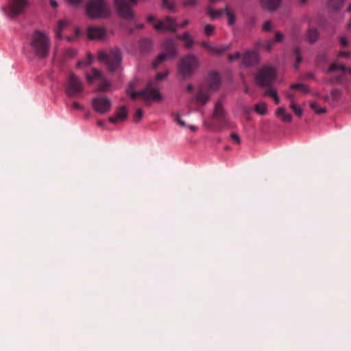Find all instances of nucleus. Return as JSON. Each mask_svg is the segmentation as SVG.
Masks as SVG:
<instances>
[{
  "instance_id": "obj_1",
  "label": "nucleus",
  "mask_w": 351,
  "mask_h": 351,
  "mask_svg": "<svg viewBox=\"0 0 351 351\" xmlns=\"http://www.w3.org/2000/svg\"><path fill=\"white\" fill-rule=\"evenodd\" d=\"M167 75L168 72L157 73L155 78L147 84L145 89L138 92H132L130 94L131 98L136 99L137 97H141L146 102L161 101L162 96L158 89L155 88V86L158 81L164 80Z\"/></svg>"
},
{
  "instance_id": "obj_2",
  "label": "nucleus",
  "mask_w": 351,
  "mask_h": 351,
  "mask_svg": "<svg viewBox=\"0 0 351 351\" xmlns=\"http://www.w3.org/2000/svg\"><path fill=\"white\" fill-rule=\"evenodd\" d=\"M33 53L38 58H45L49 51V39L43 32L35 31L30 43Z\"/></svg>"
},
{
  "instance_id": "obj_3",
  "label": "nucleus",
  "mask_w": 351,
  "mask_h": 351,
  "mask_svg": "<svg viewBox=\"0 0 351 351\" xmlns=\"http://www.w3.org/2000/svg\"><path fill=\"white\" fill-rule=\"evenodd\" d=\"M98 59L106 63L109 72L117 71L122 62V55L118 48L111 49L109 52L101 51L98 53Z\"/></svg>"
},
{
  "instance_id": "obj_4",
  "label": "nucleus",
  "mask_w": 351,
  "mask_h": 351,
  "mask_svg": "<svg viewBox=\"0 0 351 351\" xmlns=\"http://www.w3.org/2000/svg\"><path fill=\"white\" fill-rule=\"evenodd\" d=\"M86 10L92 19L106 18L110 14V7L104 0H90L86 3Z\"/></svg>"
},
{
  "instance_id": "obj_5",
  "label": "nucleus",
  "mask_w": 351,
  "mask_h": 351,
  "mask_svg": "<svg viewBox=\"0 0 351 351\" xmlns=\"http://www.w3.org/2000/svg\"><path fill=\"white\" fill-rule=\"evenodd\" d=\"M199 60L193 54L182 57L178 64V71L184 79L190 78L199 67Z\"/></svg>"
},
{
  "instance_id": "obj_6",
  "label": "nucleus",
  "mask_w": 351,
  "mask_h": 351,
  "mask_svg": "<svg viewBox=\"0 0 351 351\" xmlns=\"http://www.w3.org/2000/svg\"><path fill=\"white\" fill-rule=\"evenodd\" d=\"M84 91V85L81 80L75 73H71L65 84V93L69 97H76Z\"/></svg>"
},
{
  "instance_id": "obj_7",
  "label": "nucleus",
  "mask_w": 351,
  "mask_h": 351,
  "mask_svg": "<svg viewBox=\"0 0 351 351\" xmlns=\"http://www.w3.org/2000/svg\"><path fill=\"white\" fill-rule=\"evenodd\" d=\"M276 72L270 66L261 68L255 76L257 84L262 87H269L276 80Z\"/></svg>"
},
{
  "instance_id": "obj_8",
  "label": "nucleus",
  "mask_w": 351,
  "mask_h": 351,
  "mask_svg": "<svg viewBox=\"0 0 351 351\" xmlns=\"http://www.w3.org/2000/svg\"><path fill=\"white\" fill-rule=\"evenodd\" d=\"M164 52L160 54L153 62V67L157 68L160 64L167 58H174L177 54V47L174 41L171 39L167 40L163 43Z\"/></svg>"
},
{
  "instance_id": "obj_9",
  "label": "nucleus",
  "mask_w": 351,
  "mask_h": 351,
  "mask_svg": "<svg viewBox=\"0 0 351 351\" xmlns=\"http://www.w3.org/2000/svg\"><path fill=\"white\" fill-rule=\"evenodd\" d=\"M28 5V0H9L8 15L15 17L22 14Z\"/></svg>"
},
{
  "instance_id": "obj_10",
  "label": "nucleus",
  "mask_w": 351,
  "mask_h": 351,
  "mask_svg": "<svg viewBox=\"0 0 351 351\" xmlns=\"http://www.w3.org/2000/svg\"><path fill=\"white\" fill-rule=\"evenodd\" d=\"M337 71H341V73L337 76L331 77L328 80L330 84H341L345 80V71H347V68L343 64H339L336 62L332 63L328 69L327 73H330Z\"/></svg>"
},
{
  "instance_id": "obj_11",
  "label": "nucleus",
  "mask_w": 351,
  "mask_h": 351,
  "mask_svg": "<svg viewBox=\"0 0 351 351\" xmlns=\"http://www.w3.org/2000/svg\"><path fill=\"white\" fill-rule=\"evenodd\" d=\"M93 109L100 114H104L108 112L111 108L110 100L106 97H97L92 101Z\"/></svg>"
},
{
  "instance_id": "obj_12",
  "label": "nucleus",
  "mask_w": 351,
  "mask_h": 351,
  "mask_svg": "<svg viewBox=\"0 0 351 351\" xmlns=\"http://www.w3.org/2000/svg\"><path fill=\"white\" fill-rule=\"evenodd\" d=\"M213 119L215 122L209 123L208 126L213 131L221 132L225 128H232V123L229 119L228 114Z\"/></svg>"
},
{
  "instance_id": "obj_13",
  "label": "nucleus",
  "mask_w": 351,
  "mask_h": 351,
  "mask_svg": "<svg viewBox=\"0 0 351 351\" xmlns=\"http://www.w3.org/2000/svg\"><path fill=\"white\" fill-rule=\"evenodd\" d=\"M213 119L215 122L209 123L208 126L213 131L221 132L225 128H232V123L229 119L228 114Z\"/></svg>"
},
{
  "instance_id": "obj_14",
  "label": "nucleus",
  "mask_w": 351,
  "mask_h": 351,
  "mask_svg": "<svg viewBox=\"0 0 351 351\" xmlns=\"http://www.w3.org/2000/svg\"><path fill=\"white\" fill-rule=\"evenodd\" d=\"M154 27L156 30H169L175 32L178 29V23L175 19L166 16L164 20L155 23Z\"/></svg>"
},
{
  "instance_id": "obj_15",
  "label": "nucleus",
  "mask_w": 351,
  "mask_h": 351,
  "mask_svg": "<svg viewBox=\"0 0 351 351\" xmlns=\"http://www.w3.org/2000/svg\"><path fill=\"white\" fill-rule=\"evenodd\" d=\"M259 62V54L255 50L246 51L242 58V64L245 66H253Z\"/></svg>"
},
{
  "instance_id": "obj_16",
  "label": "nucleus",
  "mask_w": 351,
  "mask_h": 351,
  "mask_svg": "<svg viewBox=\"0 0 351 351\" xmlns=\"http://www.w3.org/2000/svg\"><path fill=\"white\" fill-rule=\"evenodd\" d=\"M87 35L91 40H102L106 36V29L101 27L90 26L87 29Z\"/></svg>"
},
{
  "instance_id": "obj_17",
  "label": "nucleus",
  "mask_w": 351,
  "mask_h": 351,
  "mask_svg": "<svg viewBox=\"0 0 351 351\" xmlns=\"http://www.w3.org/2000/svg\"><path fill=\"white\" fill-rule=\"evenodd\" d=\"M221 84V79L219 75L213 72L210 73L208 79V88L209 90H217Z\"/></svg>"
},
{
  "instance_id": "obj_18",
  "label": "nucleus",
  "mask_w": 351,
  "mask_h": 351,
  "mask_svg": "<svg viewBox=\"0 0 351 351\" xmlns=\"http://www.w3.org/2000/svg\"><path fill=\"white\" fill-rule=\"evenodd\" d=\"M210 99V94L208 90H205L203 88H200L192 101H195L200 105H205Z\"/></svg>"
},
{
  "instance_id": "obj_19",
  "label": "nucleus",
  "mask_w": 351,
  "mask_h": 351,
  "mask_svg": "<svg viewBox=\"0 0 351 351\" xmlns=\"http://www.w3.org/2000/svg\"><path fill=\"white\" fill-rule=\"evenodd\" d=\"M128 117V112L125 106L121 107L114 114L109 117V121L112 123H117L125 121Z\"/></svg>"
},
{
  "instance_id": "obj_20",
  "label": "nucleus",
  "mask_w": 351,
  "mask_h": 351,
  "mask_svg": "<svg viewBox=\"0 0 351 351\" xmlns=\"http://www.w3.org/2000/svg\"><path fill=\"white\" fill-rule=\"evenodd\" d=\"M103 75V73L95 68L91 69L89 72L85 73V77L88 84H93L95 81L99 82Z\"/></svg>"
},
{
  "instance_id": "obj_21",
  "label": "nucleus",
  "mask_w": 351,
  "mask_h": 351,
  "mask_svg": "<svg viewBox=\"0 0 351 351\" xmlns=\"http://www.w3.org/2000/svg\"><path fill=\"white\" fill-rule=\"evenodd\" d=\"M228 112L226 110L222 102L219 100L215 104L214 106V110L213 112L212 117L216 118L218 117H223L225 115H227Z\"/></svg>"
},
{
  "instance_id": "obj_22",
  "label": "nucleus",
  "mask_w": 351,
  "mask_h": 351,
  "mask_svg": "<svg viewBox=\"0 0 351 351\" xmlns=\"http://www.w3.org/2000/svg\"><path fill=\"white\" fill-rule=\"evenodd\" d=\"M282 0H262L261 5L269 11L276 10L280 5Z\"/></svg>"
},
{
  "instance_id": "obj_23",
  "label": "nucleus",
  "mask_w": 351,
  "mask_h": 351,
  "mask_svg": "<svg viewBox=\"0 0 351 351\" xmlns=\"http://www.w3.org/2000/svg\"><path fill=\"white\" fill-rule=\"evenodd\" d=\"M176 38L184 43L186 47L190 48L193 45L194 40L188 32H184L183 34H177Z\"/></svg>"
},
{
  "instance_id": "obj_24",
  "label": "nucleus",
  "mask_w": 351,
  "mask_h": 351,
  "mask_svg": "<svg viewBox=\"0 0 351 351\" xmlns=\"http://www.w3.org/2000/svg\"><path fill=\"white\" fill-rule=\"evenodd\" d=\"M207 14L210 17L211 20H215L220 18L224 12V10H214L211 7H208L206 10Z\"/></svg>"
},
{
  "instance_id": "obj_25",
  "label": "nucleus",
  "mask_w": 351,
  "mask_h": 351,
  "mask_svg": "<svg viewBox=\"0 0 351 351\" xmlns=\"http://www.w3.org/2000/svg\"><path fill=\"white\" fill-rule=\"evenodd\" d=\"M276 114L280 117L284 122L290 123L292 121V116L287 113L285 108H279L276 111Z\"/></svg>"
},
{
  "instance_id": "obj_26",
  "label": "nucleus",
  "mask_w": 351,
  "mask_h": 351,
  "mask_svg": "<svg viewBox=\"0 0 351 351\" xmlns=\"http://www.w3.org/2000/svg\"><path fill=\"white\" fill-rule=\"evenodd\" d=\"M230 49V45L213 46V50L210 53L216 56H220Z\"/></svg>"
},
{
  "instance_id": "obj_27",
  "label": "nucleus",
  "mask_w": 351,
  "mask_h": 351,
  "mask_svg": "<svg viewBox=\"0 0 351 351\" xmlns=\"http://www.w3.org/2000/svg\"><path fill=\"white\" fill-rule=\"evenodd\" d=\"M319 38V33L315 28H309L307 34V40L311 43H313L317 41Z\"/></svg>"
},
{
  "instance_id": "obj_28",
  "label": "nucleus",
  "mask_w": 351,
  "mask_h": 351,
  "mask_svg": "<svg viewBox=\"0 0 351 351\" xmlns=\"http://www.w3.org/2000/svg\"><path fill=\"white\" fill-rule=\"evenodd\" d=\"M99 90L100 91H107L110 86V82L106 79V77L103 75L99 81Z\"/></svg>"
},
{
  "instance_id": "obj_29",
  "label": "nucleus",
  "mask_w": 351,
  "mask_h": 351,
  "mask_svg": "<svg viewBox=\"0 0 351 351\" xmlns=\"http://www.w3.org/2000/svg\"><path fill=\"white\" fill-rule=\"evenodd\" d=\"M344 0H329L328 5L330 8L337 10L343 5Z\"/></svg>"
},
{
  "instance_id": "obj_30",
  "label": "nucleus",
  "mask_w": 351,
  "mask_h": 351,
  "mask_svg": "<svg viewBox=\"0 0 351 351\" xmlns=\"http://www.w3.org/2000/svg\"><path fill=\"white\" fill-rule=\"evenodd\" d=\"M67 25V23L66 21H60L58 22L56 29H55V33H56V36L59 38H62V34H61V32L63 30V29Z\"/></svg>"
},
{
  "instance_id": "obj_31",
  "label": "nucleus",
  "mask_w": 351,
  "mask_h": 351,
  "mask_svg": "<svg viewBox=\"0 0 351 351\" xmlns=\"http://www.w3.org/2000/svg\"><path fill=\"white\" fill-rule=\"evenodd\" d=\"M140 45L142 51L144 52H147L152 47V42L150 40L147 38H143L141 40Z\"/></svg>"
},
{
  "instance_id": "obj_32",
  "label": "nucleus",
  "mask_w": 351,
  "mask_h": 351,
  "mask_svg": "<svg viewBox=\"0 0 351 351\" xmlns=\"http://www.w3.org/2000/svg\"><path fill=\"white\" fill-rule=\"evenodd\" d=\"M293 54L295 56V61H296L295 64V68L298 69V65L300 64V63L302 60V56H301V51H300V49L299 47H295L294 48V49H293Z\"/></svg>"
},
{
  "instance_id": "obj_33",
  "label": "nucleus",
  "mask_w": 351,
  "mask_h": 351,
  "mask_svg": "<svg viewBox=\"0 0 351 351\" xmlns=\"http://www.w3.org/2000/svg\"><path fill=\"white\" fill-rule=\"evenodd\" d=\"M254 110L257 113L261 115H264L267 112L266 105L264 103L256 104L254 106Z\"/></svg>"
},
{
  "instance_id": "obj_34",
  "label": "nucleus",
  "mask_w": 351,
  "mask_h": 351,
  "mask_svg": "<svg viewBox=\"0 0 351 351\" xmlns=\"http://www.w3.org/2000/svg\"><path fill=\"white\" fill-rule=\"evenodd\" d=\"M172 117L173 121L177 123L180 127L184 128L186 125V123L181 119L179 112H173Z\"/></svg>"
},
{
  "instance_id": "obj_35",
  "label": "nucleus",
  "mask_w": 351,
  "mask_h": 351,
  "mask_svg": "<svg viewBox=\"0 0 351 351\" xmlns=\"http://www.w3.org/2000/svg\"><path fill=\"white\" fill-rule=\"evenodd\" d=\"M310 106L312 110L317 114H324L326 112V109L325 108H320L315 102H311Z\"/></svg>"
},
{
  "instance_id": "obj_36",
  "label": "nucleus",
  "mask_w": 351,
  "mask_h": 351,
  "mask_svg": "<svg viewBox=\"0 0 351 351\" xmlns=\"http://www.w3.org/2000/svg\"><path fill=\"white\" fill-rule=\"evenodd\" d=\"M225 10H226V14H227V16L228 17V24L229 25H234L235 23V21H236V16H235V15L231 11L229 10L228 7H226L225 8Z\"/></svg>"
},
{
  "instance_id": "obj_37",
  "label": "nucleus",
  "mask_w": 351,
  "mask_h": 351,
  "mask_svg": "<svg viewBox=\"0 0 351 351\" xmlns=\"http://www.w3.org/2000/svg\"><path fill=\"white\" fill-rule=\"evenodd\" d=\"M291 89H298L303 93H308V87L304 84H292L291 85Z\"/></svg>"
},
{
  "instance_id": "obj_38",
  "label": "nucleus",
  "mask_w": 351,
  "mask_h": 351,
  "mask_svg": "<svg viewBox=\"0 0 351 351\" xmlns=\"http://www.w3.org/2000/svg\"><path fill=\"white\" fill-rule=\"evenodd\" d=\"M290 108L297 116L301 117L302 115L303 110L298 106L295 102H291L290 104Z\"/></svg>"
},
{
  "instance_id": "obj_39",
  "label": "nucleus",
  "mask_w": 351,
  "mask_h": 351,
  "mask_svg": "<svg viewBox=\"0 0 351 351\" xmlns=\"http://www.w3.org/2000/svg\"><path fill=\"white\" fill-rule=\"evenodd\" d=\"M93 60H94L93 56L91 54L88 53L87 56V58H86V60L85 62L79 61L77 64V68H80L83 64H86L87 66L90 65L92 64Z\"/></svg>"
},
{
  "instance_id": "obj_40",
  "label": "nucleus",
  "mask_w": 351,
  "mask_h": 351,
  "mask_svg": "<svg viewBox=\"0 0 351 351\" xmlns=\"http://www.w3.org/2000/svg\"><path fill=\"white\" fill-rule=\"evenodd\" d=\"M215 31V27L212 25L207 24L204 27V34L207 36H210L213 34Z\"/></svg>"
},
{
  "instance_id": "obj_41",
  "label": "nucleus",
  "mask_w": 351,
  "mask_h": 351,
  "mask_svg": "<svg viewBox=\"0 0 351 351\" xmlns=\"http://www.w3.org/2000/svg\"><path fill=\"white\" fill-rule=\"evenodd\" d=\"M143 116V112L141 109L138 108L136 110V113L134 116V121L135 122H139Z\"/></svg>"
},
{
  "instance_id": "obj_42",
  "label": "nucleus",
  "mask_w": 351,
  "mask_h": 351,
  "mask_svg": "<svg viewBox=\"0 0 351 351\" xmlns=\"http://www.w3.org/2000/svg\"><path fill=\"white\" fill-rule=\"evenodd\" d=\"M162 5L171 11H172L175 7V3L169 0H162Z\"/></svg>"
},
{
  "instance_id": "obj_43",
  "label": "nucleus",
  "mask_w": 351,
  "mask_h": 351,
  "mask_svg": "<svg viewBox=\"0 0 351 351\" xmlns=\"http://www.w3.org/2000/svg\"><path fill=\"white\" fill-rule=\"evenodd\" d=\"M341 95V91L338 88H334L331 90V96L335 100L338 99L340 97Z\"/></svg>"
},
{
  "instance_id": "obj_44",
  "label": "nucleus",
  "mask_w": 351,
  "mask_h": 351,
  "mask_svg": "<svg viewBox=\"0 0 351 351\" xmlns=\"http://www.w3.org/2000/svg\"><path fill=\"white\" fill-rule=\"evenodd\" d=\"M230 139L237 145L241 143V138L237 133H231L230 136Z\"/></svg>"
},
{
  "instance_id": "obj_45",
  "label": "nucleus",
  "mask_w": 351,
  "mask_h": 351,
  "mask_svg": "<svg viewBox=\"0 0 351 351\" xmlns=\"http://www.w3.org/2000/svg\"><path fill=\"white\" fill-rule=\"evenodd\" d=\"M76 53H77L76 50L73 49H68L65 51V56L67 58H71L75 56Z\"/></svg>"
},
{
  "instance_id": "obj_46",
  "label": "nucleus",
  "mask_w": 351,
  "mask_h": 351,
  "mask_svg": "<svg viewBox=\"0 0 351 351\" xmlns=\"http://www.w3.org/2000/svg\"><path fill=\"white\" fill-rule=\"evenodd\" d=\"M274 43H275V42L274 40H267L265 45V49L268 51H271L274 45Z\"/></svg>"
},
{
  "instance_id": "obj_47",
  "label": "nucleus",
  "mask_w": 351,
  "mask_h": 351,
  "mask_svg": "<svg viewBox=\"0 0 351 351\" xmlns=\"http://www.w3.org/2000/svg\"><path fill=\"white\" fill-rule=\"evenodd\" d=\"M241 57V55L239 52H236L233 54H229L228 58L230 61H233L235 60H238Z\"/></svg>"
},
{
  "instance_id": "obj_48",
  "label": "nucleus",
  "mask_w": 351,
  "mask_h": 351,
  "mask_svg": "<svg viewBox=\"0 0 351 351\" xmlns=\"http://www.w3.org/2000/svg\"><path fill=\"white\" fill-rule=\"evenodd\" d=\"M284 38V35L280 32H276V34H275V38H274V42H281Z\"/></svg>"
},
{
  "instance_id": "obj_49",
  "label": "nucleus",
  "mask_w": 351,
  "mask_h": 351,
  "mask_svg": "<svg viewBox=\"0 0 351 351\" xmlns=\"http://www.w3.org/2000/svg\"><path fill=\"white\" fill-rule=\"evenodd\" d=\"M263 29L265 32H270L271 31V23L270 21H266L263 26Z\"/></svg>"
},
{
  "instance_id": "obj_50",
  "label": "nucleus",
  "mask_w": 351,
  "mask_h": 351,
  "mask_svg": "<svg viewBox=\"0 0 351 351\" xmlns=\"http://www.w3.org/2000/svg\"><path fill=\"white\" fill-rule=\"evenodd\" d=\"M83 0H67V2L69 5L73 7L78 6Z\"/></svg>"
},
{
  "instance_id": "obj_51",
  "label": "nucleus",
  "mask_w": 351,
  "mask_h": 351,
  "mask_svg": "<svg viewBox=\"0 0 351 351\" xmlns=\"http://www.w3.org/2000/svg\"><path fill=\"white\" fill-rule=\"evenodd\" d=\"M277 93L276 92V90L271 88H269L265 92V95L271 97H273Z\"/></svg>"
},
{
  "instance_id": "obj_52",
  "label": "nucleus",
  "mask_w": 351,
  "mask_h": 351,
  "mask_svg": "<svg viewBox=\"0 0 351 351\" xmlns=\"http://www.w3.org/2000/svg\"><path fill=\"white\" fill-rule=\"evenodd\" d=\"M201 45L203 47L206 49L210 53V51L213 50V45H210L209 43H208L206 42H202L201 43Z\"/></svg>"
},
{
  "instance_id": "obj_53",
  "label": "nucleus",
  "mask_w": 351,
  "mask_h": 351,
  "mask_svg": "<svg viewBox=\"0 0 351 351\" xmlns=\"http://www.w3.org/2000/svg\"><path fill=\"white\" fill-rule=\"evenodd\" d=\"M197 1L196 0H188L184 1V6H194L196 5Z\"/></svg>"
},
{
  "instance_id": "obj_54",
  "label": "nucleus",
  "mask_w": 351,
  "mask_h": 351,
  "mask_svg": "<svg viewBox=\"0 0 351 351\" xmlns=\"http://www.w3.org/2000/svg\"><path fill=\"white\" fill-rule=\"evenodd\" d=\"M72 106H73V108L75 110H83L82 106L79 102L75 101V102H73Z\"/></svg>"
},
{
  "instance_id": "obj_55",
  "label": "nucleus",
  "mask_w": 351,
  "mask_h": 351,
  "mask_svg": "<svg viewBox=\"0 0 351 351\" xmlns=\"http://www.w3.org/2000/svg\"><path fill=\"white\" fill-rule=\"evenodd\" d=\"M286 97L291 101V102H295V97L294 95L291 93H287L286 94Z\"/></svg>"
},
{
  "instance_id": "obj_56",
  "label": "nucleus",
  "mask_w": 351,
  "mask_h": 351,
  "mask_svg": "<svg viewBox=\"0 0 351 351\" xmlns=\"http://www.w3.org/2000/svg\"><path fill=\"white\" fill-rule=\"evenodd\" d=\"M190 23V21L189 20H184L181 24L180 25H178V27H182V28H184L185 27H186L187 25H189Z\"/></svg>"
},
{
  "instance_id": "obj_57",
  "label": "nucleus",
  "mask_w": 351,
  "mask_h": 351,
  "mask_svg": "<svg viewBox=\"0 0 351 351\" xmlns=\"http://www.w3.org/2000/svg\"><path fill=\"white\" fill-rule=\"evenodd\" d=\"M340 43L343 47H346L348 44V41L346 38L345 37H341L340 38Z\"/></svg>"
},
{
  "instance_id": "obj_58",
  "label": "nucleus",
  "mask_w": 351,
  "mask_h": 351,
  "mask_svg": "<svg viewBox=\"0 0 351 351\" xmlns=\"http://www.w3.org/2000/svg\"><path fill=\"white\" fill-rule=\"evenodd\" d=\"M49 4L53 8H56L58 7V2L56 0H50Z\"/></svg>"
},
{
  "instance_id": "obj_59",
  "label": "nucleus",
  "mask_w": 351,
  "mask_h": 351,
  "mask_svg": "<svg viewBox=\"0 0 351 351\" xmlns=\"http://www.w3.org/2000/svg\"><path fill=\"white\" fill-rule=\"evenodd\" d=\"M272 98L274 99V100L276 104H278L280 103V99L277 94L275 96H274Z\"/></svg>"
},
{
  "instance_id": "obj_60",
  "label": "nucleus",
  "mask_w": 351,
  "mask_h": 351,
  "mask_svg": "<svg viewBox=\"0 0 351 351\" xmlns=\"http://www.w3.org/2000/svg\"><path fill=\"white\" fill-rule=\"evenodd\" d=\"M194 88L193 86V85L191 84H188L187 86H186V90L189 91V92H192Z\"/></svg>"
},
{
  "instance_id": "obj_61",
  "label": "nucleus",
  "mask_w": 351,
  "mask_h": 351,
  "mask_svg": "<svg viewBox=\"0 0 351 351\" xmlns=\"http://www.w3.org/2000/svg\"><path fill=\"white\" fill-rule=\"evenodd\" d=\"M154 20H155V18H154V16H149L147 17V21H148V22H149V23H152V22H153V21H154Z\"/></svg>"
},
{
  "instance_id": "obj_62",
  "label": "nucleus",
  "mask_w": 351,
  "mask_h": 351,
  "mask_svg": "<svg viewBox=\"0 0 351 351\" xmlns=\"http://www.w3.org/2000/svg\"><path fill=\"white\" fill-rule=\"evenodd\" d=\"M104 125H105V122H104V121H99L97 122V125H98L99 127H104Z\"/></svg>"
},
{
  "instance_id": "obj_63",
  "label": "nucleus",
  "mask_w": 351,
  "mask_h": 351,
  "mask_svg": "<svg viewBox=\"0 0 351 351\" xmlns=\"http://www.w3.org/2000/svg\"><path fill=\"white\" fill-rule=\"evenodd\" d=\"M189 128L193 132H195L197 130V128L195 125H190Z\"/></svg>"
},
{
  "instance_id": "obj_64",
  "label": "nucleus",
  "mask_w": 351,
  "mask_h": 351,
  "mask_svg": "<svg viewBox=\"0 0 351 351\" xmlns=\"http://www.w3.org/2000/svg\"><path fill=\"white\" fill-rule=\"evenodd\" d=\"M348 55H349V54H348V53H347V52H341V53H339V56H340V57H346V56H348Z\"/></svg>"
}]
</instances>
